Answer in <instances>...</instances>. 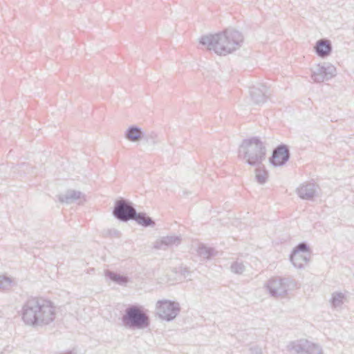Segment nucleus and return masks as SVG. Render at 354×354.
Segmentation results:
<instances>
[{
	"label": "nucleus",
	"instance_id": "cd10ccee",
	"mask_svg": "<svg viewBox=\"0 0 354 354\" xmlns=\"http://www.w3.org/2000/svg\"><path fill=\"white\" fill-rule=\"evenodd\" d=\"M149 138H151L152 139V143L153 145L156 144L158 142V138H157V135L153 133V132H151L150 134L148 135L147 138V140H149Z\"/></svg>",
	"mask_w": 354,
	"mask_h": 354
},
{
	"label": "nucleus",
	"instance_id": "bb28decb",
	"mask_svg": "<svg viewBox=\"0 0 354 354\" xmlns=\"http://www.w3.org/2000/svg\"><path fill=\"white\" fill-rule=\"evenodd\" d=\"M252 354H262L261 348L258 346H252L250 348Z\"/></svg>",
	"mask_w": 354,
	"mask_h": 354
},
{
	"label": "nucleus",
	"instance_id": "4468645a",
	"mask_svg": "<svg viewBox=\"0 0 354 354\" xmlns=\"http://www.w3.org/2000/svg\"><path fill=\"white\" fill-rule=\"evenodd\" d=\"M84 199V196L80 191H76L73 189H68L64 194H61L58 195V200L61 203H64L66 204L72 203L76 201L78 199Z\"/></svg>",
	"mask_w": 354,
	"mask_h": 354
},
{
	"label": "nucleus",
	"instance_id": "a878e982",
	"mask_svg": "<svg viewBox=\"0 0 354 354\" xmlns=\"http://www.w3.org/2000/svg\"><path fill=\"white\" fill-rule=\"evenodd\" d=\"M106 234L111 236L119 237L120 232L118 230L111 229L108 230Z\"/></svg>",
	"mask_w": 354,
	"mask_h": 354
},
{
	"label": "nucleus",
	"instance_id": "39448f33",
	"mask_svg": "<svg viewBox=\"0 0 354 354\" xmlns=\"http://www.w3.org/2000/svg\"><path fill=\"white\" fill-rule=\"evenodd\" d=\"M266 286L272 297H283L295 286V283L289 278L274 277L268 281Z\"/></svg>",
	"mask_w": 354,
	"mask_h": 354
},
{
	"label": "nucleus",
	"instance_id": "dca6fc26",
	"mask_svg": "<svg viewBox=\"0 0 354 354\" xmlns=\"http://www.w3.org/2000/svg\"><path fill=\"white\" fill-rule=\"evenodd\" d=\"M127 140L131 142H138L145 137V134L142 129L137 126H131L125 131L124 133Z\"/></svg>",
	"mask_w": 354,
	"mask_h": 354
},
{
	"label": "nucleus",
	"instance_id": "f257e3e1",
	"mask_svg": "<svg viewBox=\"0 0 354 354\" xmlns=\"http://www.w3.org/2000/svg\"><path fill=\"white\" fill-rule=\"evenodd\" d=\"M26 326L37 328L50 324L56 317V307L49 300L30 297L22 304L20 311Z\"/></svg>",
	"mask_w": 354,
	"mask_h": 354
},
{
	"label": "nucleus",
	"instance_id": "f3484780",
	"mask_svg": "<svg viewBox=\"0 0 354 354\" xmlns=\"http://www.w3.org/2000/svg\"><path fill=\"white\" fill-rule=\"evenodd\" d=\"M308 341L299 339L291 342L288 345V350L294 354H304L307 348Z\"/></svg>",
	"mask_w": 354,
	"mask_h": 354
},
{
	"label": "nucleus",
	"instance_id": "f03ea898",
	"mask_svg": "<svg viewBox=\"0 0 354 354\" xmlns=\"http://www.w3.org/2000/svg\"><path fill=\"white\" fill-rule=\"evenodd\" d=\"M209 50L219 55H226L239 49L243 42V36L238 30L226 29L214 35L203 36L199 41Z\"/></svg>",
	"mask_w": 354,
	"mask_h": 354
},
{
	"label": "nucleus",
	"instance_id": "9d476101",
	"mask_svg": "<svg viewBox=\"0 0 354 354\" xmlns=\"http://www.w3.org/2000/svg\"><path fill=\"white\" fill-rule=\"evenodd\" d=\"M290 158L288 148L285 145H281L274 149L270 162L274 166L283 165Z\"/></svg>",
	"mask_w": 354,
	"mask_h": 354
},
{
	"label": "nucleus",
	"instance_id": "393cba45",
	"mask_svg": "<svg viewBox=\"0 0 354 354\" xmlns=\"http://www.w3.org/2000/svg\"><path fill=\"white\" fill-rule=\"evenodd\" d=\"M309 251L308 245L304 243H299L293 250L292 252H296L297 253H304L308 252Z\"/></svg>",
	"mask_w": 354,
	"mask_h": 354
},
{
	"label": "nucleus",
	"instance_id": "f8f14e48",
	"mask_svg": "<svg viewBox=\"0 0 354 354\" xmlns=\"http://www.w3.org/2000/svg\"><path fill=\"white\" fill-rule=\"evenodd\" d=\"M268 88L263 84L253 86L250 88L251 98L257 104H263L268 99Z\"/></svg>",
	"mask_w": 354,
	"mask_h": 354
},
{
	"label": "nucleus",
	"instance_id": "7ed1b4c3",
	"mask_svg": "<svg viewBox=\"0 0 354 354\" xmlns=\"http://www.w3.org/2000/svg\"><path fill=\"white\" fill-rule=\"evenodd\" d=\"M266 147L258 138L243 140L239 149V157L253 167H259L266 159Z\"/></svg>",
	"mask_w": 354,
	"mask_h": 354
},
{
	"label": "nucleus",
	"instance_id": "412c9836",
	"mask_svg": "<svg viewBox=\"0 0 354 354\" xmlns=\"http://www.w3.org/2000/svg\"><path fill=\"white\" fill-rule=\"evenodd\" d=\"M232 272L237 274H242L245 270V266L242 261H236L230 266Z\"/></svg>",
	"mask_w": 354,
	"mask_h": 354
},
{
	"label": "nucleus",
	"instance_id": "4be33fe9",
	"mask_svg": "<svg viewBox=\"0 0 354 354\" xmlns=\"http://www.w3.org/2000/svg\"><path fill=\"white\" fill-rule=\"evenodd\" d=\"M344 295L342 292L333 293L331 298V304L334 308L340 307L343 304Z\"/></svg>",
	"mask_w": 354,
	"mask_h": 354
},
{
	"label": "nucleus",
	"instance_id": "9b49d317",
	"mask_svg": "<svg viewBox=\"0 0 354 354\" xmlns=\"http://www.w3.org/2000/svg\"><path fill=\"white\" fill-rule=\"evenodd\" d=\"M180 236L169 235L158 239L153 243V248L156 250H166L174 246H178L181 243Z\"/></svg>",
	"mask_w": 354,
	"mask_h": 354
},
{
	"label": "nucleus",
	"instance_id": "aec40b11",
	"mask_svg": "<svg viewBox=\"0 0 354 354\" xmlns=\"http://www.w3.org/2000/svg\"><path fill=\"white\" fill-rule=\"evenodd\" d=\"M255 169V178L257 181L260 184H264L268 178V171L265 169L263 165H259L256 167Z\"/></svg>",
	"mask_w": 354,
	"mask_h": 354
},
{
	"label": "nucleus",
	"instance_id": "ddd939ff",
	"mask_svg": "<svg viewBox=\"0 0 354 354\" xmlns=\"http://www.w3.org/2000/svg\"><path fill=\"white\" fill-rule=\"evenodd\" d=\"M317 55L322 58L328 57L332 51L331 43L329 40L322 39L316 42L314 47Z\"/></svg>",
	"mask_w": 354,
	"mask_h": 354
},
{
	"label": "nucleus",
	"instance_id": "423d86ee",
	"mask_svg": "<svg viewBox=\"0 0 354 354\" xmlns=\"http://www.w3.org/2000/svg\"><path fill=\"white\" fill-rule=\"evenodd\" d=\"M136 212L131 203L122 198L115 202L113 210L115 218L124 222L133 220Z\"/></svg>",
	"mask_w": 354,
	"mask_h": 354
},
{
	"label": "nucleus",
	"instance_id": "5701e85b",
	"mask_svg": "<svg viewBox=\"0 0 354 354\" xmlns=\"http://www.w3.org/2000/svg\"><path fill=\"white\" fill-rule=\"evenodd\" d=\"M198 254L204 259H210L211 257L214 255V250L211 248L202 245L198 248Z\"/></svg>",
	"mask_w": 354,
	"mask_h": 354
},
{
	"label": "nucleus",
	"instance_id": "6e6552de",
	"mask_svg": "<svg viewBox=\"0 0 354 354\" xmlns=\"http://www.w3.org/2000/svg\"><path fill=\"white\" fill-rule=\"evenodd\" d=\"M180 305L169 300L158 301L156 304L157 314L162 319L173 320L180 312Z\"/></svg>",
	"mask_w": 354,
	"mask_h": 354
},
{
	"label": "nucleus",
	"instance_id": "7c9ffc66",
	"mask_svg": "<svg viewBox=\"0 0 354 354\" xmlns=\"http://www.w3.org/2000/svg\"><path fill=\"white\" fill-rule=\"evenodd\" d=\"M21 167H26V165H25V163H23L20 165Z\"/></svg>",
	"mask_w": 354,
	"mask_h": 354
},
{
	"label": "nucleus",
	"instance_id": "b1692460",
	"mask_svg": "<svg viewBox=\"0 0 354 354\" xmlns=\"http://www.w3.org/2000/svg\"><path fill=\"white\" fill-rule=\"evenodd\" d=\"M304 354H322V349L319 345L308 341L307 348Z\"/></svg>",
	"mask_w": 354,
	"mask_h": 354
},
{
	"label": "nucleus",
	"instance_id": "20e7f679",
	"mask_svg": "<svg viewBox=\"0 0 354 354\" xmlns=\"http://www.w3.org/2000/svg\"><path fill=\"white\" fill-rule=\"evenodd\" d=\"M123 325L131 329H144L149 326V317L139 305H130L122 317Z\"/></svg>",
	"mask_w": 354,
	"mask_h": 354
},
{
	"label": "nucleus",
	"instance_id": "c756f323",
	"mask_svg": "<svg viewBox=\"0 0 354 354\" xmlns=\"http://www.w3.org/2000/svg\"><path fill=\"white\" fill-rule=\"evenodd\" d=\"M3 280H5L6 281H7L8 283H10V281L9 280L8 278H6V277H3V278H0V289H3L4 288V286H3Z\"/></svg>",
	"mask_w": 354,
	"mask_h": 354
},
{
	"label": "nucleus",
	"instance_id": "a211bd4d",
	"mask_svg": "<svg viewBox=\"0 0 354 354\" xmlns=\"http://www.w3.org/2000/svg\"><path fill=\"white\" fill-rule=\"evenodd\" d=\"M104 275L112 281L120 286H125L129 281L128 277L119 274L109 270L105 271Z\"/></svg>",
	"mask_w": 354,
	"mask_h": 354
},
{
	"label": "nucleus",
	"instance_id": "6ab92c4d",
	"mask_svg": "<svg viewBox=\"0 0 354 354\" xmlns=\"http://www.w3.org/2000/svg\"><path fill=\"white\" fill-rule=\"evenodd\" d=\"M139 225L147 227H153L155 225V221L149 216H147L145 213H137L136 214L133 219Z\"/></svg>",
	"mask_w": 354,
	"mask_h": 354
},
{
	"label": "nucleus",
	"instance_id": "1a4fd4ad",
	"mask_svg": "<svg viewBox=\"0 0 354 354\" xmlns=\"http://www.w3.org/2000/svg\"><path fill=\"white\" fill-rule=\"evenodd\" d=\"M319 187L313 182H304L296 189L298 196L306 201H313L317 196Z\"/></svg>",
	"mask_w": 354,
	"mask_h": 354
},
{
	"label": "nucleus",
	"instance_id": "2eb2a0df",
	"mask_svg": "<svg viewBox=\"0 0 354 354\" xmlns=\"http://www.w3.org/2000/svg\"><path fill=\"white\" fill-rule=\"evenodd\" d=\"M290 260L295 268H303L309 261V255L292 252L290 256Z\"/></svg>",
	"mask_w": 354,
	"mask_h": 354
},
{
	"label": "nucleus",
	"instance_id": "c85d7f7f",
	"mask_svg": "<svg viewBox=\"0 0 354 354\" xmlns=\"http://www.w3.org/2000/svg\"><path fill=\"white\" fill-rule=\"evenodd\" d=\"M180 272L181 274L184 276V277H187L190 274V271L187 268H182Z\"/></svg>",
	"mask_w": 354,
	"mask_h": 354
},
{
	"label": "nucleus",
	"instance_id": "0eeeda50",
	"mask_svg": "<svg viewBox=\"0 0 354 354\" xmlns=\"http://www.w3.org/2000/svg\"><path fill=\"white\" fill-rule=\"evenodd\" d=\"M337 75V69L335 66L324 62L319 64L312 70L311 78L316 83H321L329 80Z\"/></svg>",
	"mask_w": 354,
	"mask_h": 354
}]
</instances>
